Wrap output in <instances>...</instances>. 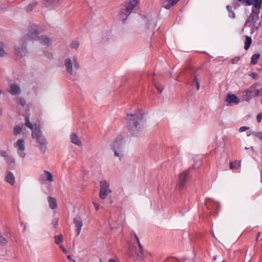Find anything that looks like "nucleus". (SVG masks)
Here are the masks:
<instances>
[{"label": "nucleus", "mask_w": 262, "mask_h": 262, "mask_svg": "<svg viewBox=\"0 0 262 262\" xmlns=\"http://www.w3.org/2000/svg\"><path fill=\"white\" fill-rule=\"evenodd\" d=\"M260 232H259L258 233H257V237H256V241H257L258 240V238L259 237V236H260Z\"/></svg>", "instance_id": "nucleus-55"}, {"label": "nucleus", "mask_w": 262, "mask_h": 262, "mask_svg": "<svg viewBox=\"0 0 262 262\" xmlns=\"http://www.w3.org/2000/svg\"><path fill=\"white\" fill-rule=\"evenodd\" d=\"M70 140H71V142L72 143H73L77 146H81L82 144L80 140L79 139V137L75 133H72L71 134V135L70 136Z\"/></svg>", "instance_id": "nucleus-17"}, {"label": "nucleus", "mask_w": 262, "mask_h": 262, "mask_svg": "<svg viewBox=\"0 0 262 262\" xmlns=\"http://www.w3.org/2000/svg\"><path fill=\"white\" fill-rule=\"evenodd\" d=\"M44 173L46 175V180L50 182H52L54 180L52 173L46 170L44 171Z\"/></svg>", "instance_id": "nucleus-24"}, {"label": "nucleus", "mask_w": 262, "mask_h": 262, "mask_svg": "<svg viewBox=\"0 0 262 262\" xmlns=\"http://www.w3.org/2000/svg\"><path fill=\"white\" fill-rule=\"evenodd\" d=\"M193 83L196 85L197 90H199L200 89V82L198 78L196 77H194L193 78Z\"/></svg>", "instance_id": "nucleus-35"}, {"label": "nucleus", "mask_w": 262, "mask_h": 262, "mask_svg": "<svg viewBox=\"0 0 262 262\" xmlns=\"http://www.w3.org/2000/svg\"><path fill=\"white\" fill-rule=\"evenodd\" d=\"M245 94L244 95V99L245 100L247 101H249L252 98V95L250 94V93H247V92H245Z\"/></svg>", "instance_id": "nucleus-32"}, {"label": "nucleus", "mask_w": 262, "mask_h": 262, "mask_svg": "<svg viewBox=\"0 0 262 262\" xmlns=\"http://www.w3.org/2000/svg\"><path fill=\"white\" fill-rule=\"evenodd\" d=\"M24 46V45H22V46L21 47L16 46L15 47V54L17 56L20 57L25 55L26 53V50Z\"/></svg>", "instance_id": "nucleus-14"}, {"label": "nucleus", "mask_w": 262, "mask_h": 262, "mask_svg": "<svg viewBox=\"0 0 262 262\" xmlns=\"http://www.w3.org/2000/svg\"><path fill=\"white\" fill-rule=\"evenodd\" d=\"M138 3L139 0H130V1L126 3L124 6L120 10L119 18L123 22L127 18L134 8Z\"/></svg>", "instance_id": "nucleus-4"}, {"label": "nucleus", "mask_w": 262, "mask_h": 262, "mask_svg": "<svg viewBox=\"0 0 262 262\" xmlns=\"http://www.w3.org/2000/svg\"><path fill=\"white\" fill-rule=\"evenodd\" d=\"M100 188L99 196L101 199H105L106 196L110 193L112 190L110 189L108 183L105 180L100 182Z\"/></svg>", "instance_id": "nucleus-8"}, {"label": "nucleus", "mask_w": 262, "mask_h": 262, "mask_svg": "<svg viewBox=\"0 0 262 262\" xmlns=\"http://www.w3.org/2000/svg\"><path fill=\"white\" fill-rule=\"evenodd\" d=\"M14 147L17 149V154L20 157L24 158L25 157L26 154L24 152L25 146L24 139H18L14 143Z\"/></svg>", "instance_id": "nucleus-9"}, {"label": "nucleus", "mask_w": 262, "mask_h": 262, "mask_svg": "<svg viewBox=\"0 0 262 262\" xmlns=\"http://www.w3.org/2000/svg\"><path fill=\"white\" fill-rule=\"evenodd\" d=\"M179 1V0H172V2H171V5L174 6L178 3Z\"/></svg>", "instance_id": "nucleus-51"}, {"label": "nucleus", "mask_w": 262, "mask_h": 262, "mask_svg": "<svg viewBox=\"0 0 262 262\" xmlns=\"http://www.w3.org/2000/svg\"><path fill=\"white\" fill-rule=\"evenodd\" d=\"M246 42L245 43L244 48L246 50H247L249 49L250 46L251 45L252 43V39L250 37H249L248 36H246Z\"/></svg>", "instance_id": "nucleus-23"}, {"label": "nucleus", "mask_w": 262, "mask_h": 262, "mask_svg": "<svg viewBox=\"0 0 262 262\" xmlns=\"http://www.w3.org/2000/svg\"><path fill=\"white\" fill-rule=\"evenodd\" d=\"M45 55L47 57H48L49 58H52L53 56L52 55V54L49 53V52H45L44 53Z\"/></svg>", "instance_id": "nucleus-49"}, {"label": "nucleus", "mask_w": 262, "mask_h": 262, "mask_svg": "<svg viewBox=\"0 0 262 262\" xmlns=\"http://www.w3.org/2000/svg\"><path fill=\"white\" fill-rule=\"evenodd\" d=\"M226 101L228 103H235L237 104L239 103V100L238 97L234 94H228L226 98Z\"/></svg>", "instance_id": "nucleus-15"}, {"label": "nucleus", "mask_w": 262, "mask_h": 262, "mask_svg": "<svg viewBox=\"0 0 262 262\" xmlns=\"http://www.w3.org/2000/svg\"><path fill=\"white\" fill-rule=\"evenodd\" d=\"M64 66L67 75L76 76L80 66L76 56L67 58L64 61Z\"/></svg>", "instance_id": "nucleus-3"}, {"label": "nucleus", "mask_w": 262, "mask_h": 262, "mask_svg": "<svg viewBox=\"0 0 262 262\" xmlns=\"http://www.w3.org/2000/svg\"><path fill=\"white\" fill-rule=\"evenodd\" d=\"M9 92L13 95H18L20 93V89L18 85L12 84L10 85Z\"/></svg>", "instance_id": "nucleus-18"}, {"label": "nucleus", "mask_w": 262, "mask_h": 262, "mask_svg": "<svg viewBox=\"0 0 262 262\" xmlns=\"http://www.w3.org/2000/svg\"><path fill=\"white\" fill-rule=\"evenodd\" d=\"M229 16L231 18H233L235 17V14L232 11H231L229 12Z\"/></svg>", "instance_id": "nucleus-46"}, {"label": "nucleus", "mask_w": 262, "mask_h": 262, "mask_svg": "<svg viewBox=\"0 0 262 262\" xmlns=\"http://www.w3.org/2000/svg\"><path fill=\"white\" fill-rule=\"evenodd\" d=\"M41 30H42L37 26H34V40H38L40 43L43 45L47 46H51L52 43V38L47 36L43 35H39L41 32Z\"/></svg>", "instance_id": "nucleus-6"}, {"label": "nucleus", "mask_w": 262, "mask_h": 262, "mask_svg": "<svg viewBox=\"0 0 262 262\" xmlns=\"http://www.w3.org/2000/svg\"><path fill=\"white\" fill-rule=\"evenodd\" d=\"M172 0H164V2H163V6L164 8H165L166 9H169L170 7L172 6L171 5V2Z\"/></svg>", "instance_id": "nucleus-28"}, {"label": "nucleus", "mask_w": 262, "mask_h": 262, "mask_svg": "<svg viewBox=\"0 0 262 262\" xmlns=\"http://www.w3.org/2000/svg\"><path fill=\"white\" fill-rule=\"evenodd\" d=\"M238 60H239V58L238 57H235V58H233L232 59V63L233 64L237 63Z\"/></svg>", "instance_id": "nucleus-48"}, {"label": "nucleus", "mask_w": 262, "mask_h": 262, "mask_svg": "<svg viewBox=\"0 0 262 262\" xmlns=\"http://www.w3.org/2000/svg\"><path fill=\"white\" fill-rule=\"evenodd\" d=\"M188 174L189 173L188 171H183L179 174L178 184L179 189H182L185 185Z\"/></svg>", "instance_id": "nucleus-12"}, {"label": "nucleus", "mask_w": 262, "mask_h": 262, "mask_svg": "<svg viewBox=\"0 0 262 262\" xmlns=\"http://www.w3.org/2000/svg\"><path fill=\"white\" fill-rule=\"evenodd\" d=\"M245 149H249V148L247 147H245Z\"/></svg>", "instance_id": "nucleus-63"}, {"label": "nucleus", "mask_w": 262, "mask_h": 262, "mask_svg": "<svg viewBox=\"0 0 262 262\" xmlns=\"http://www.w3.org/2000/svg\"><path fill=\"white\" fill-rule=\"evenodd\" d=\"M67 258H68V259H70H70H71V256L70 255H69V256H67Z\"/></svg>", "instance_id": "nucleus-59"}, {"label": "nucleus", "mask_w": 262, "mask_h": 262, "mask_svg": "<svg viewBox=\"0 0 262 262\" xmlns=\"http://www.w3.org/2000/svg\"><path fill=\"white\" fill-rule=\"evenodd\" d=\"M5 180L10 185H14L15 182V177L12 172L8 171L5 177Z\"/></svg>", "instance_id": "nucleus-19"}, {"label": "nucleus", "mask_w": 262, "mask_h": 262, "mask_svg": "<svg viewBox=\"0 0 262 262\" xmlns=\"http://www.w3.org/2000/svg\"><path fill=\"white\" fill-rule=\"evenodd\" d=\"M151 24H153V25H154V26L152 27V28H154V29L155 28H156V24H155V20H151L150 21H149V22H148V24H147V27H149V26H149V25H150H150H151Z\"/></svg>", "instance_id": "nucleus-43"}, {"label": "nucleus", "mask_w": 262, "mask_h": 262, "mask_svg": "<svg viewBox=\"0 0 262 262\" xmlns=\"http://www.w3.org/2000/svg\"><path fill=\"white\" fill-rule=\"evenodd\" d=\"M143 118V113L142 111L127 114L126 124L129 130L134 136H137L141 132L142 129L141 122Z\"/></svg>", "instance_id": "nucleus-1"}, {"label": "nucleus", "mask_w": 262, "mask_h": 262, "mask_svg": "<svg viewBox=\"0 0 262 262\" xmlns=\"http://www.w3.org/2000/svg\"><path fill=\"white\" fill-rule=\"evenodd\" d=\"M62 0H42L43 7L50 9H54L56 4H60Z\"/></svg>", "instance_id": "nucleus-11"}, {"label": "nucleus", "mask_w": 262, "mask_h": 262, "mask_svg": "<svg viewBox=\"0 0 262 262\" xmlns=\"http://www.w3.org/2000/svg\"><path fill=\"white\" fill-rule=\"evenodd\" d=\"M108 262H115V260L114 259H110Z\"/></svg>", "instance_id": "nucleus-58"}, {"label": "nucleus", "mask_w": 262, "mask_h": 262, "mask_svg": "<svg viewBox=\"0 0 262 262\" xmlns=\"http://www.w3.org/2000/svg\"><path fill=\"white\" fill-rule=\"evenodd\" d=\"M40 125L39 121L34 124V139L35 140V146L41 153L45 154L47 149L48 141L40 129Z\"/></svg>", "instance_id": "nucleus-2"}, {"label": "nucleus", "mask_w": 262, "mask_h": 262, "mask_svg": "<svg viewBox=\"0 0 262 262\" xmlns=\"http://www.w3.org/2000/svg\"><path fill=\"white\" fill-rule=\"evenodd\" d=\"M250 76L254 79L257 78V75L256 73L253 72L250 74Z\"/></svg>", "instance_id": "nucleus-44"}, {"label": "nucleus", "mask_w": 262, "mask_h": 262, "mask_svg": "<svg viewBox=\"0 0 262 262\" xmlns=\"http://www.w3.org/2000/svg\"><path fill=\"white\" fill-rule=\"evenodd\" d=\"M249 127H246V126H242V127H241L239 128V132L242 133V132H243L246 130H248L249 129Z\"/></svg>", "instance_id": "nucleus-41"}, {"label": "nucleus", "mask_w": 262, "mask_h": 262, "mask_svg": "<svg viewBox=\"0 0 262 262\" xmlns=\"http://www.w3.org/2000/svg\"><path fill=\"white\" fill-rule=\"evenodd\" d=\"M49 207L51 209H55L57 208V202L55 199L49 196L47 198Z\"/></svg>", "instance_id": "nucleus-20"}, {"label": "nucleus", "mask_w": 262, "mask_h": 262, "mask_svg": "<svg viewBox=\"0 0 262 262\" xmlns=\"http://www.w3.org/2000/svg\"><path fill=\"white\" fill-rule=\"evenodd\" d=\"M155 86H156V89H157V90L160 93H161L162 92L163 90L164 89L163 86L160 83L155 84Z\"/></svg>", "instance_id": "nucleus-36"}, {"label": "nucleus", "mask_w": 262, "mask_h": 262, "mask_svg": "<svg viewBox=\"0 0 262 262\" xmlns=\"http://www.w3.org/2000/svg\"><path fill=\"white\" fill-rule=\"evenodd\" d=\"M258 84L257 83H253L249 88L245 90V92L250 93L252 95L254 94L253 96H258L260 93L259 90L257 89V86Z\"/></svg>", "instance_id": "nucleus-13"}, {"label": "nucleus", "mask_w": 262, "mask_h": 262, "mask_svg": "<svg viewBox=\"0 0 262 262\" xmlns=\"http://www.w3.org/2000/svg\"><path fill=\"white\" fill-rule=\"evenodd\" d=\"M18 103L21 106H24L26 104V101L22 98H20L18 99Z\"/></svg>", "instance_id": "nucleus-39"}, {"label": "nucleus", "mask_w": 262, "mask_h": 262, "mask_svg": "<svg viewBox=\"0 0 262 262\" xmlns=\"http://www.w3.org/2000/svg\"><path fill=\"white\" fill-rule=\"evenodd\" d=\"M79 42L77 41H74L72 42L71 45V47L72 48L77 49L78 47H79Z\"/></svg>", "instance_id": "nucleus-37"}, {"label": "nucleus", "mask_w": 262, "mask_h": 262, "mask_svg": "<svg viewBox=\"0 0 262 262\" xmlns=\"http://www.w3.org/2000/svg\"><path fill=\"white\" fill-rule=\"evenodd\" d=\"M33 40V31L32 28L30 27L28 30L27 31L21 39L23 45H27L28 43L31 42Z\"/></svg>", "instance_id": "nucleus-10"}, {"label": "nucleus", "mask_w": 262, "mask_h": 262, "mask_svg": "<svg viewBox=\"0 0 262 262\" xmlns=\"http://www.w3.org/2000/svg\"><path fill=\"white\" fill-rule=\"evenodd\" d=\"M74 223L76 226V232L77 235H79L81 232V227L83 225L82 221L78 217H75L74 219Z\"/></svg>", "instance_id": "nucleus-16"}, {"label": "nucleus", "mask_w": 262, "mask_h": 262, "mask_svg": "<svg viewBox=\"0 0 262 262\" xmlns=\"http://www.w3.org/2000/svg\"><path fill=\"white\" fill-rule=\"evenodd\" d=\"M25 125L33 130V124L31 123L28 118H26Z\"/></svg>", "instance_id": "nucleus-33"}, {"label": "nucleus", "mask_w": 262, "mask_h": 262, "mask_svg": "<svg viewBox=\"0 0 262 262\" xmlns=\"http://www.w3.org/2000/svg\"><path fill=\"white\" fill-rule=\"evenodd\" d=\"M134 234L135 238H136V239L137 241V242L138 243V245L139 246V249H140V253L138 254V256L139 257H142V256L143 255V246H142L141 244L140 243L139 238H138V237L137 235V234L135 233H134Z\"/></svg>", "instance_id": "nucleus-21"}, {"label": "nucleus", "mask_w": 262, "mask_h": 262, "mask_svg": "<svg viewBox=\"0 0 262 262\" xmlns=\"http://www.w3.org/2000/svg\"><path fill=\"white\" fill-rule=\"evenodd\" d=\"M254 135L262 141V132L254 133Z\"/></svg>", "instance_id": "nucleus-40"}, {"label": "nucleus", "mask_w": 262, "mask_h": 262, "mask_svg": "<svg viewBox=\"0 0 262 262\" xmlns=\"http://www.w3.org/2000/svg\"><path fill=\"white\" fill-rule=\"evenodd\" d=\"M53 224H54V227L55 228H57V227H58V222L57 220H55L54 223H53Z\"/></svg>", "instance_id": "nucleus-52"}, {"label": "nucleus", "mask_w": 262, "mask_h": 262, "mask_svg": "<svg viewBox=\"0 0 262 262\" xmlns=\"http://www.w3.org/2000/svg\"><path fill=\"white\" fill-rule=\"evenodd\" d=\"M260 25V23L258 21V16L257 15H252L246 20L245 24V28L248 27H250L251 32L252 33L255 30H256Z\"/></svg>", "instance_id": "nucleus-7"}, {"label": "nucleus", "mask_w": 262, "mask_h": 262, "mask_svg": "<svg viewBox=\"0 0 262 262\" xmlns=\"http://www.w3.org/2000/svg\"><path fill=\"white\" fill-rule=\"evenodd\" d=\"M21 132L22 128L19 126H16L13 129V134L15 136L20 134L21 133Z\"/></svg>", "instance_id": "nucleus-29"}, {"label": "nucleus", "mask_w": 262, "mask_h": 262, "mask_svg": "<svg viewBox=\"0 0 262 262\" xmlns=\"http://www.w3.org/2000/svg\"><path fill=\"white\" fill-rule=\"evenodd\" d=\"M33 10V6L30 4L27 8V11L28 12H31Z\"/></svg>", "instance_id": "nucleus-45"}, {"label": "nucleus", "mask_w": 262, "mask_h": 262, "mask_svg": "<svg viewBox=\"0 0 262 262\" xmlns=\"http://www.w3.org/2000/svg\"><path fill=\"white\" fill-rule=\"evenodd\" d=\"M244 1L248 5H252L253 0H244Z\"/></svg>", "instance_id": "nucleus-47"}, {"label": "nucleus", "mask_w": 262, "mask_h": 262, "mask_svg": "<svg viewBox=\"0 0 262 262\" xmlns=\"http://www.w3.org/2000/svg\"><path fill=\"white\" fill-rule=\"evenodd\" d=\"M254 132H248V133H247V136H250L251 134H254Z\"/></svg>", "instance_id": "nucleus-56"}, {"label": "nucleus", "mask_w": 262, "mask_h": 262, "mask_svg": "<svg viewBox=\"0 0 262 262\" xmlns=\"http://www.w3.org/2000/svg\"><path fill=\"white\" fill-rule=\"evenodd\" d=\"M257 120L258 122H260L262 119V113H259L256 117Z\"/></svg>", "instance_id": "nucleus-42"}, {"label": "nucleus", "mask_w": 262, "mask_h": 262, "mask_svg": "<svg viewBox=\"0 0 262 262\" xmlns=\"http://www.w3.org/2000/svg\"><path fill=\"white\" fill-rule=\"evenodd\" d=\"M0 155L5 158V160L9 156L6 151L4 150L0 151Z\"/></svg>", "instance_id": "nucleus-38"}, {"label": "nucleus", "mask_w": 262, "mask_h": 262, "mask_svg": "<svg viewBox=\"0 0 262 262\" xmlns=\"http://www.w3.org/2000/svg\"><path fill=\"white\" fill-rule=\"evenodd\" d=\"M250 148H251V149L253 151H254V148H253V147H251Z\"/></svg>", "instance_id": "nucleus-62"}, {"label": "nucleus", "mask_w": 262, "mask_h": 262, "mask_svg": "<svg viewBox=\"0 0 262 262\" xmlns=\"http://www.w3.org/2000/svg\"><path fill=\"white\" fill-rule=\"evenodd\" d=\"M111 149L113 151L115 157L119 160L124 157V145L121 138L115 140L111 145Z\"/></svg>", "instance_id": "nucleus-5"}, {"label": "nucleus", "mask_w": 262, "mask_h": 262, "mask_svg": "<svg viewBox=\"0 0 262 262\" xmlns=\"http://www.w3.org/2000/svg\"><path fill=\"white\" fill-rule=\"evenodd\" d=\"M6 161L7 162V163L9 164V165H11V164H14V162H15V159L14 158L11 156H9L6 159H5Z\"/></svg>", "instance_id": "nucleus-31"}, {"label": "nucleus", "mask_w": 262, "mask_h": 262, "mask_svg": "<svg viewBox=\"0 0 262 262\" xmlns=\"http://www.w3.org/2000/svg\"><path fill=\"white\" fill-rule=\"evenodd\" d=\"M108 262H115V260L114 259H110Z\"/></svg>", "instance_id": "nucleus-57"}, {"label": "nucleus", "mask_w": 262, "mask_h": 262, "mask_svg": "<svg viewBox=\"0 0 262 262\" xmlns=\"http://www.w3.org/2000/svg\"><path fill=\"white\" fill-rule=\"evenodd\" d=\"M260 90V93H262V89H260V90Z\"/></svg>", "instance_id": "nucleus-64"}, {"label": "nucleus", "mask_w": 262, "mask_h": 262, "mask_svg": "<svg viewBox=\"0 0 262 262\" xmlns=\"http://www.w3.org/2000/svg\"><path fill=\"white\" fill-rule=\"evenodd\" d=\"M37 2H35H35H34V3H33L34 6L35 5H37Z\"/></svg>", "instance_id": "nucleus-61"}, {"label": "nucleus", "mask_w": 262, "mask_h": 262, "mask_svg": "<svg viewBox=\"0 0 262 262\" xmlns=\"http://www.w3.org/2000/svg\"><path fill=\"white\" fill-rule=\"evenodd\" d=\"M7 243H8L7 239L5 237H4L2 236H0V245H1L2 246H5Z\"/></svg>", "instance_id": "nucleus-34"}, {"label": "nucleus", "mask_w": 262, "mask_h": 262, "mask_svg": "<svg viewBox=\"0 0 262 262\" xmlns=\"http://www.w3.org/2000/svg\"><path fill=\"white\" fill-rule=\"evenodd\" d=\"M241 161H235L230 163V168L231 169H237L241 166Z\"/></svg>", "instance_id": "nucleus-22"}, {"label": "nucleus", "mask_w": 262, "mask_h": 262, "mask_svg": "<svg viewBox=\"0 0 262 262\" xmlns=\"http://www.w3.org/2000/svg\"><path fill=\"white\" fill-rule=\"evenodd\" d=\"M216 258H217V257H216V256H213V259L214 260H215L216 259Z\"/></svg>", "instance_id": "nucleus-60"}, {"label": "nucleus", "mask_w": 262, "mask_h": 262, "mask_svg": "<svg viewBox=\"0 0 262 262\" xmlns=\"http://www.w3.org/2000/svg\"><path fill=\"white\" fill-rule=\"evenodd\" d=\"M227 9L229 12L231 11H232V7L228 5L227 6Z\"/></svg>", "instance_id": "nucleus-54"}, {"label": "nucleus", "mask_w": 262, "mask_h": 262, "mask_svg": "<svg viewBox=\"0 0 262 262\" xmlns=\"http://www.w3.org/2000/svg\"><path fill=\"white\" fill-rule=\"evenodd\" d=\"M261 0H253L252 5H253L255 8H259L261 7Z\"/></svg>", "instance_id": "nucleus-30"}, {"label": "nucleus", "mask_w": 262, "mask_h": 262, "mask_svg": "<svg viewBox=\"0 0 262 262\" xmlns=\"http://www.w3.org/2000/svg\"><path fill=\"white\" fill-rule=\"evenodd\" d=\"M260 57L259 54H255L252 55L251 57V63L253 64H255L257 63L258 60Z\"/></svg>", "instance_id": "nucleus-25"}, {"label": "nucleus", "mask_w": 262, "mask_h": 262, "mask_svg": "<svg viewBox=\"0 0 262 262\" xmlns=\"http://www.w3.org/2000/svg\"><path fill=\"white\" fill-rule=\"evenodd\" d=\"M93 203L94 206V207L95 208V209L96 210H98L99 209V205L97 203H96V202H94Z\"/></svg>", "instance_id": "nucleus-50"}, {"label": "nucleus", "mask_w": 262, "mask_h": 262, "mask_svg": "<svg viewBox=\"0 0 262 262\" xmlns=\"http://www.w3.org/2000/svg\"><path fill=\"white\" fill-rule=\"evenodd\" d=\"M55 239V243L58 245L63 241V237L61 234L58 235H55L54 236Z\"/></svg>", "instance_id": "nucleus-27"}, {"label": "nucleus", "mask_w": 262, "mask_h": 262, "mask_svg": "<svg viewBox=\"0 0 262 262\" xmlns=\"http://www.w3.org/2000/svg\"><path fill=\"white\" fill-rule=\"evenodd\" d=\"M60 248L62 250V251H63V253H66L67 252V250L62 246H60Z\"/></svg>", "instance_id": "nucleus-53"}, {"label": "nucleus", "mask_w": 262, "mask_h": 262, "mask_svg": "<svg viewBox=\"0 0 262 262\" xmlns=\"http://www.w3.org/2000/svg\"><path fill=\"white\" fill-rule=\"evenodd\" d=\"M7 55V52L4 49V44L0 42V57H4Z\"/></svg>", "instance_id": "nucleus-26"}]
</instances>
